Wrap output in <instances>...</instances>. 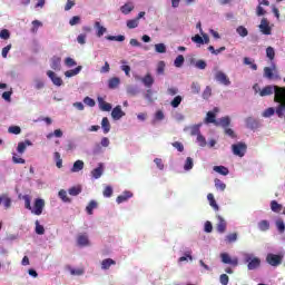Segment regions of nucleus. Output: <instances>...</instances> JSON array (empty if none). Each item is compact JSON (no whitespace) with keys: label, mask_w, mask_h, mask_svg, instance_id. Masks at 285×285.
<instances>
[{"label":"nucleus","mask_w":285,"mask_h":285,"mask_svg":"<svg viewBox=\"0 0 285 285\" xmlns=\"http://www.w3.org/2000/svg\"><path fill=\"white\" fill-rule=\"evenodd\" d=\"M246 150H248L246 142H236L232 145V153L235 157H244L246 155Z\"/></svg>","instance_id":"obj_2"},{"label":"nucleus","mask_w":285,"mask_h":285,"mask_svg":"<svg viewBox=\"0 0 285 285\" xmlns=\"http://www.w3.org/2000/svg\"><path fill=\"white\" fill-rule=\"evenodd\" d=\"M266 262L271 266H279V264H282V256L275 255V254H268L266 257Z\"/></svg>","instance_id":"obj_11"},{"label":"nucleus","mask_w":285,"mask_h":285,"mask_svg":"<svg viewBox=\"0 0 285 285\" xmlns=\"http://www.w3.org/2000/svg\"><path fill=\"white\" fill-rule=\"evenodd\" d=\"M81 70H83V67L78 66L75 69L66 71L65 77H67L68 79H70L71 77H77V75H79V72H81Z\"/></svg>","instance_id":"obj_26"},{"label":"nucleus","mask_w":285,"mask_h":285,"mask_svg":"<svg viewBox=\"0 0 285 285\" xmlns=\"http://www.w3.org/2000/svg\"><path fill=\"white\" fill-rule=\"evenodd\" d=\"M165 117H166V116L164 115V111L158 110V111H156V114H155L154 122H155V121H164Z\"/></svg>","instance_id":"obj_62"},{"label":"nucleus","mask_w":285,"mask_h":285,"mask_svg":"<svg viewBox=\"0 0 285 285\" xmlns=\"http://www.w3.org/2000/svg\"><path fill=\"white\" fill-rule=\"evenodd\" d=\"M12 161L13 164H26V159L18 157L17 154H13Z\"/></svg>","instance_id":"obj_64"},{"label":"nucleus","mask_w":285,"mask_h":285,"mask_svg":"<svg viewBox=\"0 0 285 285\" xmlns=\"http://www.w3.org/2000/svg\"><path fill=\"white\" fill-rule=\"evenodd\" d=\"M136 79H140V81H142V83H144V86H146V88H151L153 83H155V79L153 78V76L150 73H147L142 78L136 77Z\"/></svg>","instance_id":"obj_18"},{"label":"nucleus","mask_w":285,"mask_h":285,"mask_svg":"<svg viewBox=\"0 0 285 285\" xmlns=\"http://www.w3.org/2000/svg\"><path fill=\"white\" fill-rule=\"evenodd\" d=\"M243 262L247 264L249 271H257L262 266V259L253 253H243Z\"/></svg>","instance_id":"obj_1"},{"label":"nucleus","mask_w":285,"mask_h":285,"mask_svg":"<svg viewBox=\"0 0 285 285\" xmlns=\"http://www.w3.org/2000/svg\"><path fill=\"white\" fill-rule=\"evenodd\" d=\"M266 57L269 61H273V59H275V49L273 47H267Z\"/></svg>","instance_id":"obj_54"},{"label":"nucleus","mask_w":285,"mask_h":285,"mask_svg":"<svg viewBox=\"0 0 285 285\" xmlns=\"http://www.w3.org/2000/svg\"><path fill=\"white\" fill-rule=\"evenodd\" d=\"M50 66H51L52 70H57V71L61 70V58L53 57L51 59V65Z\"/></svg>","instance_id":"obj_29"},{"label":"nucleus","mask_w":285,"mask_h":285,"mask_svg":"<svg viewBox=\"0 0 285 285\" xmlns=\"http://www.w3.org/2000/svg\"><path fill=\"white\" fill-rule=\"evenodd\" d=\"M8 132H10V135H21V127H19V126H10L8 128Z\"/></svg>","instance_id":"obj_53"},{"label":"nucleus","mask_w":285,"mask_h":285,"mask_svg":"<svg viewBox=\"0 0 285 285\" xmlns=\"http://www.w3.org/2000/svg\"><path fill=\"white\" fill-rule=\"evenodd\" d=\"M135 10V2L127 1L124 6L120 7V12L122 14H130Z\"/></svg>","instance_id":"obj_16"},{"label":"nucleus","mask_w":285,"mask_h":285,"mask_svg":"<svg viewBox=\"0 0 285 285\" xmlns=\"http://www.w3.org/2000/svg\"><path fill=\"white\" fill-rule=\"evenodd\" d=\"M275 226L277 228V232L279 233V235H284L285 233V223L284 219L278 218L275 220Z\"/></svg>","instance_id":"obj_30"},{"label":"nucleus","mask_w":285,"mask_h":285,"mask_svg":"<svg viewBox=\"0 0 285 285\" xmlns=\"http://www.w3.org/2000/svg\"><path fill=\"white\" fill-rule=\"evenodd\" d=\"M214 173H218V175H223L224 177H226V175H228V169L224 166H214L213 168Z\"/></svg>","instance_id":"obj_40"},{"label":"nucleus","mask_w":285,"mask_h":285,"mask_svg":"<svg viewBox=\"0 0 285 285\" xmlns=\"http://www.w3.org/2000/svg\"><path fill=\"white\" fill-rule=\"evenodd\" d=\"M95 208H97V203L95 200H90V203L86 207V212L88 213V215H92V210H95Z\"/></svg>","instance_id":"obj_52"},{"label":"nucleus","mask_w":285,"mask_h":285,"mask_svg":"<svg viewBox=\"0 0 285 285\" xmlns=\"http://www.w3.org/2000/svg\"><path fill=\"white\" fill-rule=\"evenodd\" d=\"M132 197L131 191H124L121 195H119L116 199L117 204H124L127 200H129Z\"/></svg>","instance_id":"obj_23"},{"label":"nucleus","mask_w":285,"mask_h":285,"mask_svg":"<svg viewBox=\"0 0 285 285\" xmlns=\"http://www.w3.org/2000/svg\"><path fill=\"white\" fill-rule=\"evenodd\" d=\"M22 199L24 202V208H27V210H32V205H31V199L29 195H24L22 196Z\"/></svg>","instance_id":"obj_51"},{"label":"nucleus","mask_w":285,"mask_h":285,"mask_svg":"<svg viewBox=\"0 0 285 285\" xmlns=\"http://www.w3.org/2000/svg\"><path fill=\"white\" fill-rule=\"evenodd\" d=\"M271 208L273 210V213H282V205L279 203H277L276 200H272L271 203Z\"/></svg>","instance_id":"obj_48"},{"label":"nucleus","mask_w":285,"mask_h":285,"mask_svg":"<svg viewBox=\"0 0 285 285\" xmlns=\"http://www.w3.org/2000/svg\"><path fill=\"white\" fill-rule=\"evenodd\" d=\"M215 79L222 86H230V78L224 71H217L215 73Z\"/></svg>","instance_id":"obj_7"},{"label":"nucleus","mask_w":285,"mask_h":285,"mask_svg":"<svg viewBox=\"0 0 285 285\" xmlns=\"http://www.w3.org/2000/svg\"><path fill=\"white\" fill-rule=\"evenodd\" d=\"M107 41H126V36H107Z\"/></svg>","instance_id":"obj_50"},{"label":"nucleus","mask_w":285,"mask_h":285,"mask_svg":"<svg viewBox=\"0 0 285 285\" xmlns=\"http://www.w3.org/2000/svg\"><path fill=\"white\" fill-rule=\"evenodd\" d=\"M36 234L37 235L46 234V228H43V225L39 224V220H36Z\"/></svg>","instance_id":"obj_55"},{"label":"nucleus","mask_w":285,"mask_h":285,"mask_svg":"<svg viewBox=\"0 0 285 285\" xmlns=\"http://www.w3.org/2000/svg\"><path fill=\"white\" fill-rule=\"evenodd\" d=\"M207 199L209 202V206H212L214 210H219V205H217V200H215V195L208 194Z\"/></svg>","instance_id":"obj_36"},{"label":"nucleus","mask_w":285,"mask_h":285,"mask_svg":"<svg viewBox=\"0 0 285 285\" xmlns=\"http://www.w3.org/2000/svg\"><path fill=\"white\" fill-rule=\"evenodd\" d=\"M98 106L102 112H110L112 110V105L106 102L101 97H98Z\"/></svg>","instance_id":"obj_15"},{"label":"nucleus","mask_w":285,"mask_h":285,"mask_svg":"<svg viewBox=\"0 0 285 285\" xmlns=\"http://www.w3.org/2000/svg\"><path fill=\"white\" fill-rule=\"evenodd\" d=\"M119 83H121V79H119V77H114L108 80V88L115 90V88H119Z\"/></svg>","instance_id":"obj_27"},{"label":"nucleus","mask_w":285,"mask_h":285,"mask_svg":"<svg viewBox=\"0 0 285 285\" xmlns=\"http://www.w3.org/2000/svg\"><path fill=\"white\" fill-rule=\"evenodd\" d=\"M47 77H49L53 86H57L58 88H60V86H63V79H61V77H59V75H57L55 71L48 70Z\"/></svg>","instance_id":"obj_6"},{"label":"nucleus","mask_w":285,"mask_h":285,"mask_svg":"<svg viewBox=\"0 0 285 285\" xmlns=\"http://www.w3.org/2000/svg\"><path fill=\"white\" fill-rule=\"evenodd\" d=\"M236 32L238 36H240L242 38L248 37V29H246V27L244 26H238L236 28Z\"/></svg>","instance_id":"obj_44"},{"label":"nucleus","mask_w":285,"mask_h":285,"mask_svg":"<svg viewBox=\"0 0 285 285\" xmlns=\"http://www.w3.org/2000/svg\"><path fill=\"white\" fill-rule=\"evenodd\" d=\"M122 117H126V112H124L121 106L118 105L111 110V118L114 119V121H119V119H121Z\"/></svg>","instance_id":"obj_10"},{"label":"nucleus","mask_w":285,"mask_h":285,"mask_svg":"<svg viewBox=\"0 0 285 285\" xmlns=\"http://www.w3.org/2000/svg\"><path fill=\"white\" fill-rule=\"evenodd\" d=\"M87 35L86 33H80L78 35L77 37V42L80 45V46H86V39H87Z\"/></svg>","instance_id":"obj_63"},{"label":"nucleus","mask_w":285,"mask_h":285,"mask_svg":"<svg viewBox=\"0 0 285 285\" xmlns=\"http://www.w3.org/2000/svg\"><path fill=\"white\" fill-rule=\"evenodd\" d=\"M117 262H115L112 258H106L101 262V271H108L110 266H115Z\"/></svg>","instance_id":"obj_28"},{"label":"nucleus","mask_w":285,"mask_h":285,"mask_svg":"<svg viewBox=\"0 0 285 285\" xmlns=\"http://www.w3.org/2000/svg\"><path fill=\"white\" fill-rule=\"evenodd\" d=\"M214 184H215L216 190H220V193H224L226 190V184L219 180V178H216L214 180Z\"/></svg>","instance_id":"obj_38"},{"label":"nucleus","mask_w":285,"mask_h":285,"mask_svg":"<svg viewBox=\"0 0 285 285\" xmlns=\"http://www.w3.org/2000/svg\"><path fill=\"white\" fill-rule=\"evenodd\" d=\"M194 166H195V160L191 157H187L184 163V170H186V173H189V170L194 168Z\"/></svg>","instance_id":"obj_33"},{"label":"nucleus","mask_w":285,"mask_h":285,"mask_svg":"<svg viewBox=\"0 0 285 285\" xmlns=\"http://www.w3.org/2000/svg\"><path fill=\"white\" fill-rule=\"evenodd\" d=\"M65 66H67V68H75V66H77V61H75V59L68 57L65 59Z\"/></svg>","instance_id":"obj_60"},{"label":"nucleus","mask_w":285,"mask_h":285,"mask_svg":"<svg viewBox=\"0 0 285 285\" xmlns=\"http://www.w3.org/2000/svg\"><path fill=\"white\" fill-rule=\"evenodd\" d=\"M200 128H202V124H198V125L186 127L184 130L185 132L189 130L191 137H195V135L196 136L202 135Z\"/></svg>","instance_id":"obj_17"},{"label":"nucleus","mask_w":285,"mask_h":285,"mask_svg":"<svg viewBox=\"0 0 285 285\" xmlns=\"http://www.w3.org/2000/svg\"><path fill=\"white\" fill-rule=\"evenodd\" d=\"M184 256L178 258V263L181 264L183 262H193V249L186 248L183 253Z\"/></svg>","instance_id":"obj_19"},{"label":"nucleus","mask_w":285,"mask_h":285,"mask_svg":"<svg viewBox=\"0 0 285 285\" xmlns=\"http://www.w3.org/2000/svg\"><path fill=\"white\" fill-rule=\"evenodd\" d=\"M217 219H218V223L216 226V230L220 235H224V233H226V226H227L226 219H224V217L222 216H217Z\"/></svg>","instance_id":"obj_14"},{"label":"nucleus","mask_w":285,"mask_h":285,"mask_svg":"<svg viewBox=\"0 0 285 285\" xmlns=\"http://www.w3.org/2000/svg\"><path fill=\"white\" fill-rule=\"evenodd\" d=\"M33 88L36 90H43L46 88V82L41 78L33 79Z\"/></svg>","instance_id":"obj_32"},{"label":"nucleus","mask_w":285,"mask_h":285,"mask_svg":"<svg viewBox=\"0 0 285 285\" xmlns=\"http://www.w3.org/2000/svg\"><path fill=\"white\" fill-rule=\"evenodd\" d=\"M264 77L266 79H273V77H279L277 75V66H275V63H272V67H265L264 68Z\"/></svg>","instance_id":"obj_8"},{"label":"nucleus","mask_w":285,"mask_h":285,"mask_svg":"<svg viewBox=\"0 0 285 285\" xmlns=\"http://www.w3.org/2000/svg\"><path fill=\"white\" fill-rule=\"evenodd\" d=\"M127 95H129V97H137V95H139V88L132 85L127 86Z\"/></svg>","instance_id":"obj_34"},{"label":"nucleus","mask_w":285,"mask_h":285,"mask_svg":"<svg viewBox=\"0 0 285 285\" xmlns=\"http://www.w3.org/2000/svg\"><path fill=\"white\" fill-rule=\"evenodd\" d=\"M52 137H57V139H61V137H63V131L61 129H56L53 132H49L47 135V139H52Z\"/></svg>","instance_id":"obj_41"},{"label":"nucleus","mask_w":285,"mask_h":285,"mask_svg":"<svg viewBox=\"0 0 285 285\" xmlns=\"http://www.w3.org/2000/svg\"><path fill=\"white\" fill-rule=\"evenodd\" d=\"M258 29L262 32V35H266V36L273 35V24H271L267 18H263L261 20Z\"/></svg>","instance_id":"obj_3"},{"label":"nucleus","mask_w":285,"mask_h":285,"mask_svg":"<svg viewBox=\"0 0 285 285\" xmlns=\"http://www.w3.org/2000/svg\"><path fill=\"white\" fill-rule=\"evenodd\" d=\"M139 27V19H131V20H127V28H129V30H135V28Z\"/></svg>","instance_id":"obj_46"},{"label":"nucleus","mask_w":285,"mask_h":285,"mask_svg":"<svg viewBox=\"0 0 285 285\" xmlns=\"http://www.w3.org/2000/svg\"><path fill=\"white\" fill-rule=\"evenodd\" d=\"M0 204H3L4 208H10L12 206V198L8 194L0 195Z\"/></svg>","instance_id":"obj_22"},{"label":"nucleus","mask_w":285,"mask_h":285,"mask_svg":"<svg viewBox=\"0 0 285 285\" xmlns=\"http://www.w3.org/2000/svg\"><path fill=\"white\" fill-rule=\"evenodd\" d=\"M196 144H198V146H200V148H206L208 142H206V137H204V135L198 134L197 138H196Z\"/></svg>","instance_id":"obj_42"},{"label":"nucleus","mask_w":285,"mask_h":285,"mask_svg":"<svg viewBox=\"0 0 285 285\" xmlns=\"http://www.w3.org/2000/svg\"><path fill=\"white\" fill-rule=\"evenodd\" d=\"M181 101H184V97H181V96H176V97L170 101L171 108H179Z\"/></svg>","instance_id":"obj_43"},{"label":"nucleus","mask_w":285,"mask_h":285,"mask_svg":"<svg viewBox=\"0 0 285 285\" xmlns=\"http://www.w3.org/2000/svg\"><path fill=\"white\" fill-rule=\"evenodd\" d=\"M32 26L33 27L31 28V32L36 35V32L39 30V28H41V26H43V23H41L39 20H33Z\"/></svg>","instance_id":"obj_58"},{"label":"nucleus","mask_w":285,"mask_h":285,"mask_svg":"<svg viewBox=\"0 0 285 285\" xmlns=\"http://www.w3.org/2000/svg\"><path fill=\"white\" fill-rule=\"evenodd\" d=\"M94 28L96 30V37H98V39H101V37L105 36L106 32H108V29L104 27L99 21H96L94 23Z\"/></svg>","instance_id":"obj_12"},{"label":"nucleus","mask_w":285,"mask_h":285,"mask_svg":"<svg viewBox=\"0 0 285 285\" xmlns=\"http://www.w3.org/2000/svg\"><path fill=\"white\" fill-rule=\"evenodd\" d=\"M0 39L8 41V39H10V31L8 29H2L0 31Z\"/></svg>","instance_id":"obj_61"},{"label":"nucleus","mask_w":285,"mask_h":285,"mask_svg":"<svg viewBox=\"0 0 285 285\" xmlns=\"http://www.w3.org/2000/svg\"><path fill=\"white\" fill-rule=\"evenodd\" d=\"M215 112H219V108H214V111H208L205 118V124H214L217 126V119Z\"/></svg>","instance_id":"obj_13"},{"label":"nucleus","mask_w":285,"mask_h":285,"mask_svg":"<svg viewBox=\"0 0 285 285\" xmlns=\"http://www.w3.org/2000/svg\"><path fill=\"white\" fill-rule=\"evenodd\" d=\"M155 51L158 55H166V45L165 43H157V45H155Z\"/></svg>","instance_id":"obj_49"},{"label":"nucleus","mask_w":285,"mask_h":285,"mask_svg":"<svg viewBox=\"0 0 285 285\" xmlns=\"http://www.w3.org/2000/svg\"><path fill=\"white\" fill-rule=\"evenodd\" d=\"M244 65L249 66V68L253 70H257V65L255 63V60H253L252 58L245 57Z\"/></svg>","instance_id":"obj_45"},{"label":"nucleus","mask_w":285,"mask_h":285,"mask_svg":"<svg viewBox=\"0 0 285 285\" xmlns=\"http://www.w3.org/2000/svg\"><path fill=\"white\" fill-rule=\"evenodd\" d=\"M101 128H102V132L104 135H108V132H110V120L108 119V117H104L101 120Z\"/></svg>","instance_id":"obj_24"},{"label":"nucleus","mask_w":285,"mask_h":285,"mask_svg":"<svg viewBox=\"0 0 285 285\" xmlns=\"http://www.w3.org/2000/svg\"><path fill=\"white\" fill-rule=\"evenodd\" d=\"M220 259L223 264H229L230 266H238L239 259L237 257H230L228 253H222Z\"/></svg>","instance_id":"obj_5"},{"label":"nucleus","mask_w":285,"mask_h":285,"mask_svg":"<svg viewBox=\"0 0 285 285\" xmlns=\"http://www.w3.org/2000/svg\"><path fill=\"white\" fill-rule=\"evenodd\" d=\"M191 41L194 43H197V46H204V36H199V35H195L194 37H191Z\"/></svg>","instance_id":"obj_56"},{"label":"nucleus","mask_w":285,"mask_h":285,"mask_svg":"<svg viewBox=\"0 0 285 285\" xmlns=\"http://www.w3.org/2000/svg\"><path fill=\"white\" fill-rule=\"evenodd\" d=\"M80 170H83V160H76L71 168V173H80Z\"/></svg>","instance_id":"obj_35"},{"label":"nucleus","mask_w":285,"mask_h":285,"mask_svg":"<svg viewBox=\"0 0 285 285\" xmlns=\"http://www.w3.org/2000/svg\"><path fill=\"white\" fill-rule=\"evenodd\" d=\"M184 61H185L184 57H183L181 55H179V56H177V58L175 59L174 66H175L176 68H181V66H184Z\"/></svg>","instance_id":"obj_59"},{"label":"nucleus","mask_w":285,"mask_h":285,"mask_svg":"<svg viewBox=\"0 0 285 285\" xmlns=\"http://www.w3.org/2000/svg\"><path fill=\"white\" fill-rule=\"evenodd\" d=\"M191 92L193 95H199V92L202 91V87L199 86V82H191Z\"/></svg>","instance_id":"obj_57"},{"label":"nucleus","mask_w":285,"mask_h":285,"mask_svg":"<svg viewBox=\"0 0 285 285\" xmlns=\"http://www.w3.org/2000/svg\"><path fill=\"white\" fill-rule=\"evenodd\" d=\"M275 112H277V109L269 107L263 111L262 117H264L265 119H268V118L273 117V115H275Z\"/></svg>","instance_id":"obj_37"},{"label":"nucleus","mask_w":285,"mask_h":285,"mask_svg":"<svg viewBox=\"0 0 285 285\" xmlns=\"http://www.w3.org/2000/svg\"><path fill=\"white\" fill-rule=\"evenodd\" d=\"M257 226L258 230H262V233H266V230L271 229V223L268 220H261Z\"/></svg>","instance_id":"obj_31"},{"label":"nucleus","mask_w":285,"mask_h":285,"mask_svg":"<svg viewBox=\"0 0 285 285\" xmlns=\"http://www.w3.org/2000/svg\"><path fill=\"white\" fill-rule=\"evenodd\" d=\"M58 196L60 197V199L62 202H65V204H70V198L68 197V191H66L65 189H61L59 193H58Z\"/></svg>","instance_id":"obj_47"},{"label":"nucleus","mask_w":285,"mask_h":285,"mask_svg":"<svg viewBox=\"0 0 285 285\" xmlns=\"http://www.w3.org/2000/svg\"><path fill=\"white\" fill-rule=\"evenodd\" d=\"M77 244L80 246V248L90 246V238L88 237V234H78Z\"/></svg>","instance_id":"obj_9"},{"label":"nucleus","mask_w":285,"mask_h":285,"mask_svg":"<svg viewBox=\"0 0 285 285\" xmlns=\"http://www.w3.org/2000/svg\"><path fill=\"white\" fill-rule=\"evenodd\" d=\"M104 175V165L100 163L97 168L91 170V177L94 179H100V177Z\"/></svg>","instance_id":"obj_20"},{"label":"nucleus","mask_w":285,"mask_h":285,"mask_svg":"<svg viewBox=\"0 0 285 285\" xmlns=\"http://www.w3.org/2000/svg\"><path fill=\"white\" fill-rule=\"evenodd\" d=\"M43 208H46V200L43 198H37L33 203V207H31L32 215H41L43 213Z\"/></svg>","instance_id":"obj_4"},{"label":"nucleus","mask_w":285,"mask_h":285,"mask_svg":"<svg viewBox=\"0 0 285 285\" xmlns=\"http://www.w3.org/2000/svg\"><path fill=\"white\" fill-rule=\"evenodd\" d=\"M53 159L56 161L57 168H63V159H61V154L58 151L53 153Z\"/></svg>","instance_id":"obj_39"},{"label":"nucleus","mask_w":285,"mask_h":285,"mask_svg":"<svg viewBox=\"0 0 285 285\" xmlns=\"http://www.w3.org/2000/svg\"><path fill=\"white\" fill-rule=\"evenodd\" d=\"M216 126H222V128H228L230 126V117L225 116L216 120Z\"/></svg>","instance_id":"obj_25"},{"label":"nucleus","mask_w":285,"mask_h":285,"mask_svg":"<svg viewBox=\"0 0 285 285\" xmlns=\"http://www.w3.org/2000/svg\"><path fill=\"white\" fill-rule=\"evenodd\" d=\"M28 146H32V141L24 140V141L19 142L18 147H17V153L19 155H23V153H26V148H28Z\"/></svg>","instance_id":"obj_21"}]
</instances>
